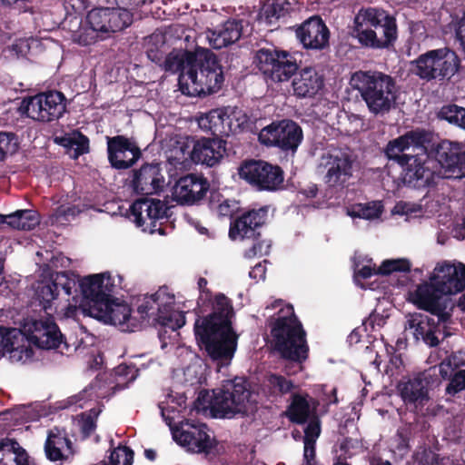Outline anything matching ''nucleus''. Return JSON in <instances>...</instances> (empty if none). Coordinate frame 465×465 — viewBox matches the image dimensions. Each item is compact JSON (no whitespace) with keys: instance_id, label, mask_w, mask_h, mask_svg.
<instances>
[{"instance_id":"22","label":"nucleus","mask_w":465,"mask_h":465,"mask_svg":"<svg viewBox=\"0 0 465 465\" xmlns=\"http://www.w3.org/2000/svg\"><path fill=\"white\" fill-rule=\"evenodd\" d=\"M208 431L209 429L204 423L186 424V428L174 432L173 438L188 451L205 456H216L219 454L218 441L214 437H211Z\"/></svg>"},{"instance_id":"43","label":"nucleus","mask_w":465,"mask_h":465,"mask_svg":"<svg viewBox=\"0 0 465 465\" xmlns=\"http://www.w3.org/2000/svg\"><path fill=\"white\" fill-rule=\"evenodd\" d=\"M0 465H28V457L19 444L10 439L0 442Z\"/></svg>"},{"instance_id":"37","label":"nucleus","mask_w":465,"mask_h":465,"mask_svg":"<svg viewBox=\"0 0 465 465\" xmlns=\"http://www.w3.org/2000/svg\"><path fill=\"white\" fill-rule=\"evenodd\" d=\"M58 206L54 210V216L57 222H70L84 211L91 208L76 193L63 194L55 202Z\"/></svg>"},{"instance_id":"51","label":"nucleus","mask_w":465,"mask_h":465,"mask_svg":"<svg viewBox=\"0 0 465 465\" xmlns=\"http://www.w3.org/2000/svg\"><path fill=\"white\" fill-rule=\"evenodd\" d=\"M138 372L134 364H118V391L127 388L137 378Z\"/></svg>"},{"instance_id":"30","label":"nucleus","mask_w":465,"mask_h":465,"mask_svg":"<svg viewBox=\"0 0 465 465\" xmlns=\"http://www.w3.org/2000/svg\"><path fill=\"white\" fill-rule=\"evenodd\" d=\"M430 281L437 282L445 295L462 292L465 290V264L448 262L439 263Z\"/></svg>"},{"instance_id":"46","label":"nucleus","mask_w":465,"mask_h":465,"mask_svg":"<svg viewBox=\"0 0 465 465\" xmlns=\"http://www.w3.org/2000/svg\"><path fill=\"white\" fill-rule=\"evenodd\" d=\"M436 115L438 119L465 130V107L450 103L443 104Z\"/></svg>"},{"instance_id":"28","label":"nucleus","mask_w":465,"mask_h":465,"mask_svg":"<svg viewBox=\"0 0 465 465\" xmlns=\"http://www.w3.org/2000/svg\"><path fill=\"white\" fill-rule=\"evenodd\" d=\"M0 353H8L13 362L26 363L33 359L34 351L25 341L22 330L0 326Z\"/></svg>"},{"instance_id":"25","label":"nucleus","mask_w":465,"mask_h":465,"mask_svg":"<svg viewBox=\"0 0 465 465\" xmlns=\"http://www.w3.org/2000/svg\"><path fill=\"white\" fill-rule=\"evenodd\" d=\"M295 35L306 50L322 51L330 46V29L318 15H312L297 25Z\"/></svg>"},{"instance_id":"1","label":"nucleus","mask_w":465,"mask_h":465,"mask_svg":"<svg viewBox=\"0 0 465 465\" xmlns=\"http://www.w3.org/2000/svg\"><path fill=\"white\" fill-rule=\"evenodd\" d=\"M118 288L124 292H118V331L134 332L146 322L160 327L158 336L164 341L166 329L175 331L185 324V313L174 310V295L167 293L165 288L145 295L140 304V296L133 282H126L118 274Z\"/></svg>"},{"instance_id":"60","label":"nucleus","mask_w":465,"mask_h":465,"mask_svg":"<svg viewBox=\"0 0 465 465\" xmlns=\"http://www.w3.org/2000/svg\"><path fill=\"white\" fill-rule=\"evenodd\" d=\"M34 42V40L29 39H19L12 45V51L17 56H25L30 51L31 44Z\"/></svg>"},{"instance_id":"17","label":"nucleus","mask_w":465,"mask_h":465,"mask_svg":"<svg viewBox=\"0 0 465 465\" xmlns=\"http://www.w3.org/2000/svg\"><path fill=\"white\" fill-rule=\"evenodd\" d=\"M413 312L407 315L405 329L413 331L414 338L422 341L429 347H437L441 341L451 335L449 331L450 322H442L440 317Z\"/></svg>"},{"instance_id":"42","label":"nucleus","mask_w":465,"mask_h":465,"mask_svg":"<svg viewBox=\"0 0 465 465\" xmlns=\"http://www.w3.org/2000/svg\"><path fill=\"white\" fill-rule=\"evenodd\" d=\"M141 157L142 151L136 141L118 134V174L134 166Z\"/></svg>"},{"instance_id":"19","label":"nucleus","mask_w":465,"mask_h":465,"mask_svg":"<svg viewBox=\"0 0 465 465\" xmlns=\"http://www.w3.org/2000/svg\"><path fill=\"white\" fill-rule=\"evenodd\" d=\"M26 115L33 120L51 122L65 111V97L57 91L42 93L24 102Z\"/></svg>"},{"instance_id":"11","label":"nucleus","mask_w":465,"mask_h":465,"mask_svg":"<svg viewBox=\"0 0 465 465\" xmlns=\"http://www.w3.org/2000/svg\"><path fill=\"white\" fill-rule=\"evenodd\" d=\"M253 64L263 74L266 82L272 83L290 80L299 68L294 54L274 45L259 48L255 52Z\"/></svg>"},{"instance_id":"63","label":"nucleus","mask_w":465,"mask_h":465,"mask_svg":"<svg viewBox=\"0 0 465 465\" xmlns=\"http://www.w3.org/2000/svg\"><path fill=\"white\" fill-rule=\"evenodd\" d=\"M460 353L452 352L443 360V365L451 367L453 370L465 365V361L460 358Z\"/></svg>"},{"instance_id":"15","label":"nucleus","mask_w":465,"mask_h":465,"mask_svg":"<svg viewBox=\"0 0 465 465\" xmlns=\"http://www.w3.org/2000/svg\"><path fill=\"white\" fill-rule=\"evenodd\" d=\"M302 139V127L296 122L289 119L272 122L263 127L258 135V140L262 144L276 147L285 153L296 152Z\"/></svg>"},{"instance_id":"47","label":"nucleus","mask_w":465,"mask_h":465,"mask_svg":"<svg viewBox=\"0 0 465 465\" xmlns=\"http://www.w3.org/2000/svg\"><path fill=\"white\" fill-rule=\"evenodd\" d=\"M100 412V407H92L88 412L81 413L74 419V421L84 438L89 437L94 431L96 428V419Z\"/></svg>"},{"instance_id":"2","label":"nucleus","mask_w":465,"mask_h":465,"mask_svg":"<svg viewBox=\"0 0 465 465\" xmlns=\"http://www.w3.org/2000/svg\"><path fill=\"white\" fill-rule=\"evenodd\" d=\"M212 306V313L196 319L195 338L213 360H231L237 347V335L231 322L233 315L232 302L223 293H218Z\"/></svg>"},{"instance_id":"18","label":"nucleus","mask_w":465,"mask_h":465,"mask_svg":"<svg viewBox=\"0 0 465 465\" xmlns=\"http://www.w3.org/2000/svg\"><path fill=\"white\" fill-rule=\"evenodd\" d=\"M22 332L30 348L31 343L43 350L56 349L63 344V335L52 315L45 319L27 320Z\"/></svg>"},{"instance_id":"12","label":"nucleus","mask_w":465,"mask_h":465,"mask_svg":"<svg viewBox=\"0 0 465 465\" xmlns=\"http://www.w3.org/2000/svg\"><path fill=\"white\" fill-rule=\"evenodd\" d=\"M440 382L437 369L433 367L400 381L398 390L407 409L417 414H423L424 407L430 400L429 391Z\"/></svg>"},{"instance_id":"64","label":"nucleus","mask_w":465,"mask_h":465,"mask_svg":"<svg viewBox=\"0 0 465 465\" xmlns=\"http://www.w3.org/2000/svg\"><path fill=\"white\" fill-rule=\"evenodd\" d=\"M457 38L460 42V45L462 47L463 52L465 53V13L463 16L458 23V27L456 30Z\"/></svg>"},{"instance_id":"29","label":"nucleus","mask_w":465,"mask_h":465,"mask_svg":"<svg viewBox=\"0 0 465 465\" xmlns=\"http://www.w3.org/2000/svg\"><path fill=\"white\" fill-rule=\"evenodd\" d=\"M267 213L265 207L244 212L231 223L229 237L235 241L261 236L260 229L265 224Z\"/></svg>"},{"instance_id":"8","label":"nucleus","mask_w":465,"mask_h":465,"mask_svg":"<svg viewBox=\"0 0 465 465\" xmlns=\"http://www.w3.org/2000/svg\"><path fill=\"white\" fill-rule=\"evenodd\" d=\"M460 67L459 55L448 46L428 50L410 63V72L427 83L450 82Z\"/></svg>"},{"instance_id":"55","label":"nucleus","mask_w":465,"mask_h":465,"mask_svg":"<svg viewBox=\"0 0 465 465\" xmlns=\"http://www.w3.org/2000/svg\"><path fill=\"white\" fill-rule=\"evenodd\" d=\"M251 239L253 241V243L252 247L245 251V258L252 259L256 256L267 255L269 253L271 248V243L269 242L262 240L261 236Z\"/></svg>"},{"instance_id":"39","label":"nucleus","mask_w":465,"mask_h":465,"mask_svg":"<svg viewBox=\"0 0 465 465\" xmlns=\"http://www.w3.org/2000/svg\"><path fill=\"white\" fill-rule=\"evenodd\" d=\"M307 393H292L291 402L284 412L285 417L293 424L302 425L312 418V410Z\"/></svg>"},{"instance_id":"52","label":"nucleus","mask_w":465,"mask_h":465,"mask_svg":"<svg viewBox=\"0 0 465 465\" xmlns=\"http://www.w3.org/2000/svg\"><path fill=\"white\" fill-rule=\"evenodd\" d=\"M18 147L17 138L10 133L0 132V162L15 153Z\"/></svg>"},{"instance_id":"35","label":"nucleus","mask_w":465,"mask_h":465,"mask_svg":"<svg viewBox=\"0 0 465 465\" xmlns=\"http://www.w3.org/2000/svg\"><path fill=\"white\" fill-rule=\"evenodd\" d=\"M45 451L46 457L53 461L68 459L73 454L72 441L64 430L54 428L49 430Z\"/></svg>"},{"instance_id":"58","label":"nucleus","mask_w":465,"mask_h":465,"mask_svg":"<svg viewBox=\"0 0 465 465\" xmlns=\"http://www.w3.org/2000/svg\"><path fill=\"white\" fill-rule=\"evenodd\" d=\"M372 275H381L378 273V267L375 264L362 265L361 268L354 269V280L359 282L361 280L370 279Z\"/></svg>"},{"instance_id":"61","label":"nucleus","mask_w":465,"mask_h":465,"mask_svg":"<svg viewBox=\"0 0 465 465\" xmlns=\"http://www.w3.org/2000/svg\"><path fill=\"white\" fill-rule=\"evenodd\" d=\"M124 458L123 465H133L134 452V450L121 443H118V465L120 464V458Z\"/></svg>"},{"instance_id":"36","label":"nucleus","mask_w":465,"mask_h":465,"mask_svg":"<svg viewBox=\"0 0 465 465\" xmlns=\"http://www.w3.org/2000/svg\"><path fill=\"white\" fill-rule=\"evenodd\" d=\"M104 397L105 391L102 390L100 380L97 379L79 393L58 402L57 408L76 411L78 408L91 407L93 401Z\"/></svg>"},{"instance_id":"62","label":"nucleus","mask_w":465,"mask_h":465,"mask_svg":"<svg viewBox=\"0 0 465 465\" xmlns=\"http://www.w3.org/2000/svg\"><path fill=\"white\" fill-rule=\"evenodd\" d=\"M64 6L67 14L80 13L84 10L85 5L83 0H64Z\"/></svg>"},{"instance_id":"49","label":"nucleus","mask_w":465,"mask_h":465,"mask_svg":"<svg viewBox=\"0 0 465 465\" xmlns=\"http://www.w3.org/2000/svg\"><path fill=\"white\" fill-rule=\"evenodd\" d=\"M155 41V44H153L148 47L146 54L147 57L158 64L159 66L163 63L164 56L167 55V46L165 44V37L163 35H153L151 36V41Z\"/></svg>"},{"instance_id":"31","label":"nucleus","mask_w":465,"mask_h":465,"mask_svg":"<svg viewBox=\"0 0 465 465\" xmlns=\"http://www.w3.org/2000/svg\"><path fill=\"white\" fill-rule=\"evenodd\" d=\"M226 152V141L221 138H202L193 147L190 157L194 163L213 167L220 163Z\"/></svg>"},{"instance_id":"57","label":"nucleus","mask_w":465,"mask_h":465,"mask_svg":"<svg viewBox=\"0 0 465 465\" xmlns=\"http://www.w3.org/2000/svg\"><path fill=\"white\" fill-rule=\"evenodd\" d=\"M288 15V9L281 4H272L264 8V15L266 19L272 21V18L279 20Z\"/></svg>"},{"instance_id":"14","label":"nucleus","mask_w":465,"mask_h":465,"mask_svg":"<svg viewBox=\"0 0 465 465\" xmlns=\"http://www.w3.org/2000/svg\"><path fill=\"white\" fill-rule=\"evenodd\" d=\"M239 175L258 191L276 192L283 188L282 168L266 161H244L239 167Z\"/></svg>"},{"instance_id":"24","label":"nucleus","mask_w":465,"mask_h":465,"mask_svg":"<svg viewBox=\"0 0 465 465\" xmlns=\"http://www.w3.org/2000/svg\"><path fill=\"white\" fill-rule=\"evenodd\" d=\"M207 120L214 135L228 136L230 133L236 134L250 126L249 116L238 107L212 110L207 114Z\"/></svg>"},{"instance_id":"34","label":"nucleus","mask_w":465,"mask_h":465,"mask_svg":"<svg viewBox=\"0 0 465 465\" xmlns=\"http://www.w3.org/2000/svg\"><path fill=\"white\" fill-rule=\"evenodd\" d=\"M242 33V20L228 19L215 29L209 31L207 38L212 48L221 49L238 41Z\"/></svg>"},{"instance_id":"23","label":"nucleus","mask_w":465,"mask_h":465,"mask_svg":"<svg viewBox=\"0 0 465 465\" xmlns=\"http://www.w3.org/2000/svg\"><path fill=\"white\" fill-rule=\"evenodd\" d=\"M430 153L449 178L465 177V149L459 143L443 140L432 144Z\"/></svg>"},{"instance_id":"56","label":"nucleus","mask_w":465,"mask_h":465,"mask_svg":"<svg viewBox=\"0 0 465 465\" xmlns=\"http://www.w3.org/2000/svg\"><path fill=\"white\" fill-rule=\"evenodd\" d=\"M465 390V370H460L454 373L446 387V393L454 396Z\"/></svg>"},{"instance_id":"48","label":"nucleus","mask_w":465,"mask_h":465,"mask_svg":"<svg viewBox=\"0 0 465 465\" xmlns=\"http://www.w3.org/2000/svg\"><path fill=\"white\" fill-rule=\"evenodd\" d=\"M411 269V262L407 258L388 259L378 267V273L387 276L395 272H410Z\"/></svg>"},{"instance_id":"3","label":"nucleus","mask_w":465,"mask_h":465,"mask_svg":"<svg viewBox=\"0 0 465 465\" xmlns=\"http://www.w3.org/2000/svg\"><path fill=\"white\" fill-rule=\"evenodd\" d=\"M77 293L74 303L64 308L65 318H74L78 312L105 324H114L116 303L112 297L114 281L109 272L77 275Z\"/></svg>"},{"instance_id":"50","label":"nucleus","mask_w":465,"mask_h":465,"mask_svg":"<svg viewBox=\"0 0 465 465\" xmlns=\"http://www.w3.org/2000/svg\"><path fill=\"white\" fill-rule=\"evenodd\" d=\"M99 33L91 25H87V22L82 23L77 31L72 34L73 42L80 45H89L95 42Z\"/></svg>"},{"instance_id":"6","label":"nucleus","mask_w":465,"mask_h":465,"mask_svg":"<svg viewBox=\"0 0 465 465\" xmlns=\"http://www.w3.org/2000/svg\"><path fill=\"white\" fill-rule=\"evenodd\" d=\"M351 84L359 92L369 111L375 115L388 114L396 104V81L383 72H355L351 75Z\"/></svg>"},{"instance_id":"21","label":"nucleus","mask_w":465,"mask_h":465,"mask_svg":"<svg viewBox=\"0 0 465 465\" xmlns=\"http://www.w3.org/2000/svg\"><path fill=\"white\" fill-rule=\"evenodd\" d=\"M323 159L326 170L323 181L327 187L336 191L346 188L353 175L351 154L343 150H333Z\"/></svg>"},{"instance_id":"33","label":"nucleus","mask_w":465,"mask_h":465,"mask_svg":"<svg viewBox=\"0 0 465 465\" xmlns=\"http://www.w3.org/2000/svg\"><path fill=\"white\" fill-rule=\"evenodd\" d=\"M209 189V181L196 173L187 174L178 182L179 197L188 204H193L203 200Z\"/></svg>"},{"instance_id":"7","label":"nucleus","mask_w":465,"mask_h":465,"mask_svg":"<svg viewBox=\"0 0 465 465\" xmlns=\"http://www.w3.org/2000/svg\"><path fill=\"white\" fill-rule=\"evenodd\" d=\"M178 81L183 94L204 97L222 88L224 76L217 56L210 50H203L198 54V62L179 74Z\"/></svg>"},{"instance_id":"45","label":"nucleus","mask_w":465,"mask_h":465,"mask_svg":"<svg viewBox=\"0 0 465 465\" xmlns=\"http://www.w3.org/2000/svg\"><path fill=\"white\" fill-rule=\"evenodd\" d=\"M114 16V10L110 8H95L91 10L85 21L99 34L113 31L112 18Z\"/></svg>"},{"instance_id":"4","label":"nucleus","mask_w":465,"mask_h":465,"mask_svg":"<svg viewBox=\"0 0 465 465\" xmlns=\"http://www.w3.org/2000/svg\"><path fill=\"white\" fill-rule=\"evenodd\" d=\"M396 17L375 6L361 7L353 19V36L359 45L374 51L392 50L398 40Z\"/></svg>"},{"instance_id":"54","label":"nucleus","mask_w":465,"mask_h":465,"mask_svg":"<svg viewBox=\"0 0 465 465\" xmlns=\"http://www.w3.org/2000/svg\"><path fill=\"white\" fill-rule=\"evenodd\" d=\"M321 433V424L317 416L313 415L308 420V424L304 429L303 444L308 446L316 443V440Z\"/></svg>"},{"instance_id":"27","label":"nucleus","mask_w":465,"mask_h":465,"mask_svg":"<svg viewBox=\"0 0 465 465\" xmlns=\"http://www.w3.org/2000/svg\"><path fill=\"white\" fill-rule=\"evenodd\" d=\"M159 163H144L125 180L124 183L143 195L157 193L163 188L164 177Z\"/></svg>"},{"instance_id":"53","label":"nucleus","mask_w":465,"mask_h":465,"mask_svg":"<svg viewBox=\"0 0 465 465\" xmlns=\"http://www.w3.org/2000/svg\"><path fill=\"white\" fill-rule=\"evenodd\" d=\"M383 208L379 203L371 202L365 205H360L357 212L352 213V216L365 220L379 218L382 213Z\"/></svg>"},{"instance_id":"38","label":"nucleus","mask_w":465,"mask_h":465,"mask_svg":"<svg viewBox=\"0 0 465 465\" xmlns=\"http://www.w3.org/2000/svg\"><path fill=\"white\" fill-rule=\"evenodd\" d=\"M198 62V54L183 50H173L168 53L160 67L165 72L178 73L180 74L186 73L188 68H191Z\"/></svg>"},{"instance_id":"40","label":"nucleus","mask_w":465,"mask_h":465,"mask_svg":"<svg viewBox=\"0 0 465 465\" xmlns=\"http://www.w3.org/2000/svg\"><path fill=\"white\" fill-rule=\"evenodd\" d=\"M40 223L39 214L34 210H18L10 214H0V226L16 230H33Z\"/></svg>"},{"instance_id":"20","label":"nucleus","mask_w":465,"mask_h":465,"mask_svg":"<svg viewBox=\"0 0 465 465\" xmlns=\"http://www.w3.org/2000/svg\"><path fill=\"white\" fill-rule=\"evenodd\" d=\"M445 294L435 281L424 282L417 285L413 292H409V301L418 309L426 311L431 315L440 317L442 322H451V314L446 312L441 299Z\"/></svg>"},{"instance_id":"59","label":"nucleus","mask_w":465,"mask_h":465,"mask_svg":"<svg viewBox=\"0 0 465 465\" xmlns=\"http://www.w3.org/2000/svg\"><path fill=\"white\" fill-rule=\"evenodd\" d=\"M133 22V13L129 9L118 5V32L129 27Z\"/></svg>"},{"instance_id":"32","label":"nucleus","mask_w":465,"mask_h":465,"mask_svg":"<svg viewBox=\"0 0 465 465\" xmlns=\"http://www.w3.org/2000/svg\"><path fill=\"white\" fill-rule=\"evenodd\" d=\"M292 76L293 94L299 98L314 97L324 87V77L314 67L298 69Z\"/></svg>"},{"instance_id":"9","label":"nucleus","mask_w":465,"mask_h":465,"mask_svg":"<svg viewBox=\"0 0 465 465\" xmlns=\"http://www.w3.org/2000/svg\"><path fill=\"white\" fill-rule=\"evenodd\" d=\"M252 391L248 380L235 377L224 381L218 392H214L211 401L212 411L216 417L233 418L237 414L247 415L252 404Z\"/></svg>"},{"instance_id":"26","label":"nucleus","mask_w":465,"mask_h":465,"mask_svg":"<svg viewBox=\"0 0 465 465\" xmlns=\"http://www.w3.org/2000/svg\"><path fill=\"white\" fill-rule=\"evenodd\" d=\"M430 133L424 129H415L406 132L404 134L391 140L385 149L384 153L389 160L396 162L400 166L403 163V160L411 154L404 152L411 147L414 150H422L425 144L430 143Z\"/></svg>"},{"instance_id":"10","label":"nucleus","mask_w":465,"mask_h":465,"mask_svg":"<svg viewBox=\"0 0 465 465\" xmlns=\"http://www.w3.org/2000/svg\"><path fill=\"white\" fill-rule=\"evenodd\" d=\"M418 150L414 154L402 159L399 181L406 187L424 190L435 187L441 178L435 159H431L430 149Z\"/></svg>"},{"instance_id":"44","label":"nucleus","mask_w":465,"mask_h":465,"mask_svg":"<svg viewBox=\"0 0 465 465\" xmlns=\"http://www.w3.org/2000/svg\"><path fill=\"white\" fill-rule=\"evenodd\" d=\"M54 142L70 152L72 158L76 159L79 155L88 152V139L77 131L64 134L62 136H56Z\"/></svg>"},{"instance_id":"16","label":"nucleus","mask_w":465,"mask_h":465,"mask_svg":"<svg viewBox=\"0 0 465 465\" xmlns=\"http://www.w3.org/2000/svg\"><path fill=\"white\" fill-rule=\"evenodd\" d=\"M167 211L165 203L159 199L141 198L130 205L124 219L134 223L138 228H142L143 232L150 233L158 232L159 234L164 235L165 232L161 227L162 223H159V227L157 223L168 218Z\"/></svg>"},{"instance_id":"5","label":"nucleus","mask_w":465,"mask_h":465,"mask_svg":"<svg viewBox=\"0 0 465 465\" xmlns=\"http://www.w3.org/2000/svg\"><path fill=\"white\" fill-rule=\"evenodd\" d=\"M272 346L286 361L302 363L308 358L309 345L306 331L295 315L293 306L288 304L270 320Z\"/></svg>"},{"instance_id":"13","label":"nucleus","mask_w":465,"mask_h":465,"mask_svg":"<svg viewBox=\"0 0 465 465\" xmlns=\"http://www.w3.org/2000/svg\"><path fill=\"white\" fill-rule=\"evenodd\" d=\"M77 275L73 272H54L50 279L41 282L36 288V295L47 315L53 313H62L64 315V308L59 307L54 303L59 295V289H62L69 302L75 299L74 293H77Z\"/></svg>"},{"instance_id":"41","label":"nucleus","mask_w":465,"mask_h":465,"mask_svg":"<svg viewBox=\"0 0 465 465\" xmlns=\"http://www.w3.org/2000/svg\"><path fill=\"white\" fill-rule=\"evenodd\" d=\"M298 386L291 380L277 373H270L265 376L262 383V391L266 396L277 400L297 389Z\"/></svg>"}]
</instances>
